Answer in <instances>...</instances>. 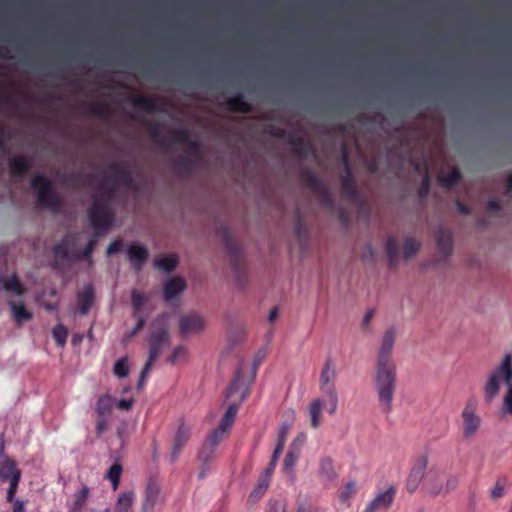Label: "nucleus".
Wrapping results in <instances>:
<instances>
[{
    "instance_id": "obj_55",
    "label": "nucleus",
    "mask_w": 512,
    "mask_h": 512,
    "mask_svg": "<svg viewBox=\"0 0 512 512\" xmlns=\"http://www.w3.org/2000/svg\"><path fill=\"white\" fill-rule=\"evenodd\" d=\"M21 474H15L13 476V479L10 480V485L7 491L6 500L7 502H13L15 501V495L18 489V485L20 482Z\"/></svg>"
},
{
    "instance_id": "obj_21",
    "label": "nucleus",
    "mask_w": 512,
    "mask_h": 512,
    "mask_svg": "<svg viewBox=\"0 0 512 512\" xmlns=\"http://www.w3.org/2000/svg\"><path fill=\"white\" fill-rule=\"evenodd\" d=\"M284 139H286L287 143L293 148L294 153L298 157L304 158L308 155L310 150L309 145L299 133L293 131L287 132Z\"/></svg>"
},
{
    "instance_id": "obj_14",
    "label": "nucleus",
    "mask_w": 512,
    "mask_h": 512,
    "mask_svg": "<svg viewBox=\"0 0 512 512\" xmlns=\"http://www.w3.org/2000/svg\"><path fill=\"white\" fill-rule=\"evenodd\" d=\"M395 343V330L390 328L385 331L382 343L376 357V364H395L392 358V350Z\"/></svg>"
},
{
    "instance_id": "obj_6",
    "label": "nucleus",
    "mask_w": 512,
    "mask_h": 512,
    "mask_svg": "<svg viewBox=\"0 0 512 512\" xmlns=\"http://www.w3.org/2000/svg\"><path fill=\"white\" fill-rule=\"evenodd\" d=\"M169 342V334L165 329H162L158 332H154L150 335L149 338V357L146 361L138 382V389H141L146 381V376L152 369V366L154 365L157 358L162 353L165 345H167Z\"/></svg>"
},
{
    "instance_id": "obj_23",
    "label": "nucleus",
    "mask_w": 512,
    "mask_h": 512,
    "mask_svg": "<svg viewBox=\"0 0 512 512\" xmlns=\"http://www.w3.org/2000/svg\"><path fill=\"white\" fill-rule=\"evenodd\" d=\"M95 293L92 285H88L77 294V305L81 315L88 314L94 303Z\"/></svg>"
},
{
    "instance_id": "obj_19",
    "label": "nucleus",
    "mask_w": 512,
    "mask_h": 512,
    "mask_svg": "<svg viewBox=\"0 0 512 512\" xmlns=\"http://www.w3.org/2000/svg\"><path fill=\"white\" fill-rule=\"evenodd\" d=\"M148 257V249L143 245L133 244L128 249L129 261L136 271H140L143 268Z\"/></svg>"
},
{
    "instance_id": "obj_60",
    "label": "nucleus",
    "mask_w": 512,
    "mask_h": 512,
    "mask_svg": "<svg viewBox=\"0 0 512 512\" xmlns=\"http://www.w3.org/2000/svg\"><path fill=\"white\" fill-rule=\"evenodd\" d=\"M431 180L428 175H425L419 187L418 194L421 198L426 197L430 192Z\"/></svg>"
},
{
    "instance_id": "obj_58",
    "label": "nucleus",
    "mask_w": 512,
    "mask_h": 512,
    "mask_svg": "<svg viewBox=\"0 0 512 512\" xmlns=\"http://www.w3.org/2000/svg\"><path fill=\"white\" fill-rule=\"evenodd\" d=\"M187 146H188L189 152L192 155H194L196 157H200L202 155V153H203L202 146H201V143L197 139H192V137H191L187 143Z\"/></svg>"
},
{
    "instance_id": "obj_36",
    "label": "nucleus",
    "mask_w": 512,
    "mask_h": 512,
    "mask_svg": "<svg viewBox=\"0 0 512 512\" xmlns=\"http://www.w3.org/2000/svg\"><path fill=\"white\" fill-rule=\"evenodd\" d=\"M131 100L134 106L142 111L155 112L158 110L157 102L155 99L140 95H133Z\"/></svg>"
},
{
    "instance_id": "obj_52",
    "label": "nucleus",
    "mask_w": 512,
    "mask_h": 512,
    "mask_svg": "<svg viewBox=\"0 0 512 512\" xmlns=\"http://www.w3.org/2000/svg\"><path fill=\"white\" fill-rule=\"evenodd\" d=\"M241 389V369L238 368L235 374V378L232 381V383L229 385L227 392H226V398L230 399L232 398L239 390Z\"/></svg>"
},
{
    "instance_id": "obj_42",
    "label": "nucleus",
    "mask_w": 512,
    "mask_h": 512,
    "mask_svg": "<svg viewBox=\"0 0 512 512\" xmlns=\"http://www.w3.org/2000/svg\"><path fill=\"white\" fill-rule=\"evenodd\" d=\"M178 264V258L176 255H167L159 259H156L154 265L156 268L166 272L173 271Z\"/></svg>"
},
{
    "instance_id": "obj_25",
    "label": "nucleus",
    "mask_w": 512,
    "mask_h": 512,
    "mask_svg": "<svg viewBox=\"0 0 512 512\" xmlns=\"http://www.w3.org/2000/svg\"><path fill=\"white\" fill-rule=\"evenodd\" d=\"M319 476L324 483H332L337 478L334 462L330 457H323L319 462Z\"/></svg>"
},
{
    "instance_id": "obj_20",
    "label": "nucleus",
    "mask_w": 512,
    "mask_h": 512,
    "mask_svg": "<svg viewBox=\"0 0 512 512\" xmlns=\"http://www.w3.org/2000/svg\"><path fill=\"white\" fill-rule=\"evenodd\" d=\"M109 169L111 171V179L115 183H120L127 187L133 186V174L129 168H123L120 163L114 162L109 165Z\"/></svg>"
},
{
    "instance_id": "obj_26",
    "label": "nucleus",
    "mask_w": 512,
    "mask_h": 512,
    "mask_svg": "<svg viewBox=\"0 0 512 512\" xmlns=\"http://www.w3.org/2000/svg\"><path fill=\"white\" fill-rule=\"evenodd\" d=\"M186 288L184 279L176 277L170 279L164 286V299L170 301L180 295Z\"/></svg>"
},
{
    "instance_id": "obj_3",
    "label": "nucleus",
    "mask_w": 512,
    "mask_h": 512,
    "mask_svg": "<svg viewBox=\"0 0 512 512\" xmlns=\"http://www.w3.org/2000/svg\"><path fill=\"white\" fill-rule=\"evenodd\" d=\"M113 189H105V192L94 198L92 206L88 210L89 225L95 231V237L106 234L112 227L115 213L110 207Z\"/></svg>"
},
{
    "instance_id": "obj_35",
    "label": "nucleus",
    "mask_w": 512,
    "mask_h": 512,
    "mask_svg": "<svg viewBox=\"0 0 512 512\" xmlns=\"http://www.w3.org/2000/svg\"><path fill=\"white\" fill-rule=\"evenodd\" d=\"M1 284L2 286H0V290L3 289L9 293H14L17 296L23 295L26 291L16 275H12L8 278L3 277Z\"/></svg>"
},
{
    "instance_id": "obj_57",
    "label": "nucleus",
    "mask_w": 512,
    "mask_h": 512,
    "mask_svg": "<svg viewBox=\"0 0 512 512\" xmlns=\"http://www.w3.org/2000/svg\"><path fill=\"white\" fill-rule=\"evenodd\" d=\"M173 165L180 170H189L192 166V161L188 156H180L173 161Z\"/></svg>"
},
{
    "instance_id": "obj_61",
    "label": "nucleus",
    "mask_w": 512,
    "mask_h": 512,
    "mask_svg": "<svg viewBox=\"0 0 512 512\" xmlns=\"http://www.w3.org/2000/svg\"><path fill=\"white\" fill-rule=\"evenodd\" d=\"M186 355V348L183 346L176 347L172 354L169 357V361L172 364H175L180 358L184 357Z\"/></svg>"
},
{
    "instance_id": "obj_34",
    "label": "nucleus",
    "mask_w": 512,
    "mask_h": 512,
    "mask_svg": "<svg viewBox=\"0 0 512 512\" xmlns=\"http://www.w3.org/2000/svg\"><path fill=\"white\" fill-rule=\"evenodd\" d=\"M89 488L84 485L74 495L68 512H82L89 497Z\"/></svg>"
},
{
    "instance_id": "obj_40",
    "label": "nucleus",
    "mask_w": 512,
    "mask_h": 512,
    "mask_svg": "<svg viewBox=\"0 0 512 512\" xmlns=\"http://www.w3.org/2000/svg\"><path fill=\"white\" fill-rule=\"evenodd\" d=\"M15 474H21L13 460L7 459L0 463V481L13 479Z\"/></svg>"
},
{
    "instance_id": "obj_31",
    "label": "nucleus",
    "mask_w": 512,
    "mask_h": 512,
    "mask_svg": "<svg viewBox=\"0 0 512 512\" xmlns=\"http://www.w3.org/2000/svg\"><path fill=\"white\" fill-rule=\"evenodd\" d=\"M135 500L134 491H124L118 495L114 505V512H130Z\"/></svg>"
},
{
    "instance_id": "obj_30",
    "label": "nucleus",
    "mask_w": 512,
    "mask_h": 512,
    "mask_svg": "<svg viewBox=\"0 0 512 512\" xmlns=\"http://www.w3.org/2000/svg\"><path fill=\"white\" fill-rule=\"evenodd\" d=\"M238 411V405L237 404H231L227 408L223 418L220 421L219 426L214 429L215 431H220L223 436L226 437V435L229 432L230 427L232 426L235 416Z\"/></svg>"
},
{
    "instance_id": "obj_29",
    "label": "nucleus",
    "mask_w": 512,
    "mask_h": 512,
    "mask_svg": "<svg viewBox=\"0 0 512 512\" xmlns=\"http://www.w3.org/2000/svg\"><path fill=\"white\" fill-rule=\"evenodd\" d=\"M8 305L12 311L13 319L17 324H22L32 319V313L26 309L22 302L17 303L14 300H10L8 301Z\"/></svg>"
},
{
    "instance_id": "obj_63",
    "label": "nucleus",
    "mask_w": 512,
    "mask_h": 512,
    "mask_svg": "<svg viewBox=\"0 0 512 512\" xmlns=\"http://www.w3.org/2000/svg\"><path fill=\"white\" fill-rule=\"evenodd\" d=\"M328 397V403H329V413L334 414L337 410L338 405V396L337 392L333 394H324Z\"/></svg>"
},
{
    "instance_id": "obj_56",
    "label": "nucleus",
    "mask_w": 512,
    "mask_h": 512,
    "mask_svg": "<svg viewBox=\"0 0 512 512\" xmlns=\"http://www.w3.org/2000/svg\"><path fill=\"white\" fill-rule=\"evenodd\" d=\"M89 112L97 117L104 118L108 115V107L102 103L94 102L89 105Z\"/></svg>"
},
{
    "instance_id": "obj_32",
    "label": "nucleus",
    "mask_w": 512,
    "mask_h": 512,
    "mask_svg": "<svg viewBox=\"0 0 512 512\" xmlns=\"http://www.w3.org/2000/svg\"><path fill=\"white\" fill-rule=\"evenodd\" d=\"M226 106L232 112L249 113L252 111V106L245 101L243 94L229 98L226 101Z\"/></svg>"
},
{
    "instance_id": "obj_41",
    "label": "nucleus",
    "mask_w": 512,
    "mask_h": 512,
    "mask_svg": "<svg viewBox=\"0 0 512 512\" xmlns=\"http://www.w3.org/2000/svg\"><path fill=\"white\" fill-rule=\"evenodd\" d=\"M71 239L70 236H66L63 240H61L58 244L55 245L53 249V253L55 257L61 259V260H67L69 258H72V254L75 252V250L70 254L69 251V245H70Z\"/></svg>"
},
{
    "instance_id": "obj_46",
    "label": "nucleus",
    "mask_w": 512,
    "mask_h": 512,
    "mask_svg": "<svg viewBox=\"0 0 512 512\" xmlns=\"http://www.w3.org/2000/svg\"><path fill=\"white\" fill-rule=\"evenodd\" d=\"M96 244L97 240L95 238L89 239L86 247L83 250H75V252L72 254L73 259L82 260L90 258Z\"/></svg>"
},
{
    "instance_id": "obj_45",
    "label": "nucleus",
    "mask_w": 512,
    "mask_h": 512,
    "mask_svg": "<svg viewBox=\"0 0 512 512\" xmlns=\"http://www.w3.org/2000/svg\"><path fill=\"white\" fill-rule=\"evenodd\" d=\"M146 301H147V297L143 293L138 292L136 290H134L132 292L131 302H132V307L134 310L133 316L142 315L141 309L144 306V304L146 303Z\"/></svg>"
},
{
    "instance_id": "obj_13",
    "label": "nucleus",
    "mask_w": 512,
    "mask_h": 512,
    "mask_svg": "<svg viewBox=\"0 0 512 512\" xmlns=\"http://www.w3.org/2000/svg\"><path fill=\"white\" fill-rule=\"evenodd\" d=\"M428 464V458L424 455L418 457L413 464L406 481V488L410 493H413L424 478Z\"/></svg>"
},
{
    "instance_id": "obj_39",
    "label": "nucleus",
    "mask_w": 512,
    "mask_h": 512,
    "mask_svg": "<svg viewBox=\"0 0 512 512\" xmlns=\"http://www.w3.org/2000/svg\"><path fill=\"white\" fill-rule=\"evenodd\" d=\"M322 400L314 399L309 406L310 424L313 428H318L322 422Z\"/></svg>"
},
{
    "instance_id": "obj_53",
    "label": "nucleus",
    "mask_w": 512,
    "mask_h": 512,
    "mask_svg": "<svg viewBox=\"0 0 512 512\" xmlns=\"http://www.w3.org/2000/svg\"><path fill=\"white\" fill-rule=\"evenodd\" d=\"M291 420H293V418ZM291 426H292V421H290V422L285 421L280 425L279 432H278V442H277V444L279 445V449L284 448V445H285V442L287 439V435H288V432H289Z\"/></svg>"
},
{
    "instance_id": "obj_50",
    "label": "nucleus",
    "mask_w": 512,
    "mask_h": 512,
    "mask_svg": "<svg viewBox=\"0 0 512 512\" xmlns=\"http://www.w3.org/2000/svg\"><path fill=\"white\" fill-rule=\"evenodd\" d=\"M191 137H192L191 133L186 129L178 128V129H174L171 132V141L173 143L187 145V143Z\"/></svg>"
},
{
    "instance_id": "obj_2",
    "label": "nucleus",
    "mask_w": 512,
    "mask_h": 512,
    "mask_svg": "<svg viewBox=\"0 0 512 512\" xmlns=\"http://www.w3.org/2000/svg\"><path fill=\"white\" fill-rule=\"evenodd\" d=\"M396 364H376L374 372V388L383 413L389 414L396 391Z\"/></svg>"
},
{
    "instance_id": "obj_1",
    "label": "nucleus",
    "mask_w": 512,
    "mask_h": 512,
    "mask_svg": "<svg viewBox=\"0 0 512 512\" xmlns=\"http://www.w3.org/2000/svg\"><path fill=\"white\" fill-rule=\"evenodd\" d=\"M506 386L504 394L501 415L512 416V354H506L492 372L489 374L487 381L483 386L484 398L487 402L494 400L501 388V384Z\"/></svg>"
},
{
    "instance_id": "obj_44",
    "label": "nucleus",
    "mask_w": 512,
    "mask_h": 512,
    "mask_svg": "<svg viewBox=\"0 0 512 512\" xmlns=\"http://www.w3.org/2000/svg\"><path fill=\"white\" fill-rule=\"evenodd\" d=\"M357 492V484L355 481L348 482L339 492V500L342 503L349 502Z\"/></svg>"
},
{
    "instance_id": "obj_38",
    "label": "nucleus",
    "mask_w": 512,
    "mask_h": 512,
    "mask_svg": "<svg viewBox=\"0 0 512 512\" xmlns=\"http://www.w3.org/2000/svg\"><path fill=\"white\" fill-rule=\"evenodd\" d=\"M123 467L120 462H114L105 474V479L111 482L112 489L116 491L120 484Z\"/></svg>"
},
{
    "instance_id": "obj_4",
    "label": "nucleus",
    "mask_w": 512,
    "mask_h": 512,
    "mask_svg": "<svg viewBox=\"0 0 512 512\" xmlns=\"http://www.w3.org/2000/svg\"><path fill=\"white\" fill-rule=\"evenodd\" d=\"M31 188L36 193L37 204L40 208L59 213L64 206L62 198L54 191L52 181L43 174H37L31 179Z\"/></svg>"
},
{
    "instance_id": "obj_37",
    "label": "nucleus",
    "mask_w": 512,
    "mask_h": 512,
    "mask_svg": "<svg viewBox=\"0 0 512 512\" xmlns=\"http://www.w3.org/2000/svg\"><path fill=\"white\" fill-rule=\"evenodd\" d=\"M462 179V174L459 169L452 168L446 174H441L438 177L439 183L442 187L450 189L458 184Z\"/></svg>"
},
{
    "instance_id": "obj_16",
    "label": "nucleus",
    "mask_w": 512,
    "mask_h": 512,
    "mask_svg": "<svg viewBox=\"0 0 512 512\" xmlns=\"http://www.w3.org/2000/svg\"><path fill=\"white\" fill-rule=\"evenodd\" d=\"M192 426L185 422H181L178 426L176 434L174 436L172 451H171V462H175L184 446L190 439Z\"/></svg>"
},
{
    "instance_id": "obj_43",
    "label": "nucleus",
    "mask_w": 512,
    "mask_h": 512,
    "mask_svg": "<svg viewBox=\"0 0 512 512\" xmlns=\"http://www.w3.org/2000/svg\"><path fill=\"white\" fill-rule=\"evenodd\" d=\"M386 252L391 265H393L398 258L399 245L397 238L390 236L386 240Z\"/></svg>"
},
{
    "instance_id": "obj_49",
    "label": "nucleus",
    "mask_w": 512,
    "mask_h": 512,
    "mask_svg": "<svg viewBox=\"0 0 512 512\" xmlns=\"http://www.w3.org/2000/svg\"><path fill=\"white\" fill-rule=\"evenodd\" d=\"M113 372L119 378L127 377L129 374L128 357L118 359L114 364Z\"/></svg>"
},
{
    "instance_id": "obj_11",
    "label": "nucleus",
    "mask_w": 512,
    "mask_h": 512,
    "mask_svg": "<svg viewBox=\"0 0 512 512\" xmlns=\"http://www.w3.org/2000/svg\"><path fill=\"white\" fill-rule=\"evenodd\" d=\"M337 371L336 365L331 357H328L325 360L324 366L322 368L320 378H319V386L320 390L323 394H333L336 393V382Z\"/></svg>"
},
{
    "instance_id": "obj_59",
    "label": "nucleus",
    "mask_w": 512,
    "mask_h": 512,
    "mask_svg": "<svg viewBox=\"0 0 512 512\" xmlns=\"http://www.w3.org/2000/svg\"><path fill=\"white\" fill-rule=\"evenodd\" d=\"M266 132L270 136H272L274 138H278V139H284L286 137V133H287V131L285 129L277 127L272 124L267 126Z\"/></svg>"
},
{
    "instance_id": "obj_22",
    "label": "nucleus",
    "mask_w": 512,
    "mask_h": 512,
    "mask_svg": "<svg viewBox=\"0 0 512 512\" xmlns=\"http://www.w3.org/2000/svg\"><path fill=\"white\" fill-rule=\"evenodd\" d=\"M93 180V174L84 175L82 172H69L61 177V183L71 188H80L84 185V182L91 183Z\"/></svg>"
},
{
    "instance_id": "obj_28",
    "label": "nucleus",
    "mask_w": 512,
    "mask_h": 512,
    "mask_svg": "<svg viewBox=\"0 0 512 512\" xmlns=\"http://www.w3.org/2000/svg\"><path fill=\"white\" fill-rule=\"evenodd\" d=\"M270 469H266L259 477L256 487L253 489V491L249 495V501L250 502H256L258 501L266 492V490L269 487V481H270Z\"/></svg>"
},
{
    "instance_id": "obj_24",
    "label": "nucleus",
    "mask_w": 512,
    "mask_h": 512,
    "mask_svg": "<svg viewBox=\"0 0 512 512\" xmlns=\"http://www.w3.org/2000/svg\"><path fill=\"white\" fill-rule=\"evenodd\" d=\"M436 245L439 252L448 257L453 251L452 234L443 228H440L436 233Z\"/></svg>"
},
{
    "instance_id": "obj_51",
    "label": "nucleus",
    "mask_w": 512,
    "mask_h": 512,
    "mask_svg": "<svg viewBox=\"0 0 512 512\" xmlns=\"http://www.w3.org/2000/svg\"><path fill=\"white\" fill-rule=\"evenodd\" d=\"M149 132L152 139L161 146L167 145V138L162 135L160 125L159 124H151L149 127Z\"/></svg>"
},
{
    "instance_id": "obj_17",
    "label": "nucleus",
    "mask_w": 512,
    "mask_h": 512,
    "mask_svg": "<svg viewBox=\"0 0 512 512\" xmlns=\"http://www.w3.org/2000/svg\"><path fill=\"white\" fill-rule=\"evenodd\" d=\"M160 492L161 487L157 482H148L144 493L142 512H154V509L159 501Z\"/></svg>"
},
{
    "instance_id": "obj_48",
    "label": "nucleus",
    "mask_w": 512,
    "mask_h": 512,
    "mask_svg": "<svg viewBox=\"0 0 512 512\" xmlns=\"http://www.w3.org/2000/svg\"><path fill=\"white\" fill-rule=\"evenodd\" d=\"M53 338L59 347H64L66 344L68 330L63 324H58L52 329Z\"/></svg>"
},
{
    "instance_id": "obj_64",
    "label": "nucleus",
    "mask_w": 512,
    "mask_h": 512,
    "mask_svg": "<svg viewBox=\"0 0 512 512\" xmlns=\"http://www.w3.org/2000/svg\"><path fill=\"white\" fill-rule=\"evenodd\" d=\"M487 209L491 213L498 214L502 210L501 202L497 199H490L487 202Z\"/></svg>"
},
{
    "instance_id": "obj_18",
    "label": "nucleus",
    "mask_w": 512,
    "mask_h": 512,
    "mask_svg": "<svg viewBox=\"0 0 512 512\" xmlns=\"http://www.w3.org/2000/svg\"><path fill=\"white\" fill-rule=\"evenodd\" d=\"M204 328V321L203 318L196 314V313H190L187 315H184L180 319L179 323V330L181 334L188 335L194 332H199Z\"/></svg>"
},
{
    "instance_id": "obj_12",
    "label": "nucleus",
    "mask_w": 512,
    "mask_h": 512,
    "mask_svg": "<svg viewBox=\"0 0 512 512\" xmlns=\"http://www.w3.org/2000/svg\"><path fill=\"white\" fill-rule=\"evenodd\" d=\"M224 438L225 436H223L220 431L213 430L206 438L199 451V460L204 464H208L212 461L218 445L224 440Z\"/></svg>"
},
{
    "instance_id": "obj_62",
    "label": "nucleus",
    "mask_w": 512,
    "mask_h": 512,
    "mask_svg": "<svg viewBox=\"0 0 512 512\" xmlns=\"http://www.w3.org/2000/svg\"><path fill=\"white\" fill-rule=\"evenodd\" d=\"M133 317L137 319V324L130 332V334H129L130 337L135 336L140 330H142L146 323V317H144L143 315H138V316H133Z\"/></svg>"
},
{
    "instance_id": "obj_33",
    "label": "nucleus",
    "mask_w": 512,
    "mask_h": 512,
    "mask_svg": "<svg viewBox=\"0 0 512 512\" xmlns=\"http://www.w3.org/2000/svg\"><path fill=\"white\" fill-rule=\"evenodd\" d=\"M341 191L344 197L350 200H356L359 196V191L355 183L354 177L341 176L340 177Z\"/></svg>"
},
{
    "instance_id": "obj_5",
    "label": "nucleus",
    "mask_w": 512,
    "mask_h": 512,
    "mask_svg": "<svg viewBox=\"0 0 512 512\" xmlns=\"http://www.w3.org/2000/svg\"><path fill=\"white\" fill-rule=\"evenodd\" d=\"M460 482V475L448 473L441 476L437 471L430 470L426 478V489L433 496L447 495L454 491Z\"/></svg>"
},
{
    "instance_id": "obj_8",
    "label": "nucleus",
    "mask_w": 512,
    "mask_h": 512,
    "mask_svg": "<svg viewBox=\"0 0 512 512\" xmlns=\"http://www.w3.org/2000/svg\"><path fill=\"white\" fill-rule=\"evenodd\" d=\"M478 402L470 397L461 412L462 432L465 439L473 438L481 428L482 418L477 414Z\"/></svg>"
},
{
    "instance_id": "obj_10",
    "label": "nucleus",
    "mask_w": 512,
    "mask_h": 512,
    "mask_svg": "<svg viewBox=\"0 0 512 512\" xmlns=\"http://www.w3.org/2000/svg\"><path fill=\"white\" fill-rule=\"evenodd\" d=\"M219 235L229 255V261L236 273H240L242 268V254L239 244L233 238L229 228L222 227L219 230Z\"/></svg>"
},
{
    "instance_id": "obj_7",
    "label": "nucleus",
    "mask_w": 512,
    "mask_h": 512,
    "mask_svg": "<svg viewBox=\"0 0 512 512\" xmlns=\"http://www.w3.org/2000/svg\"><path fill=\"white\" fill-rule=\"evenodd\" d=\"M300 177L303 184L316 194L322 206L327 209L334 207L335 201L332 193L315 172L310 169H303Z\"/></svg>"
},
{
    "instance_id": "obj_47",
    "label": "nucleus",
    "mask_w": 512,
    "mask_h": 512,
    "mask_svg": "<svg viewBox=\"0 0 512 512\" xmlns=\"http://www.w3.org/2000/svg\"><path fill=\"white\" fill-rule=\"evenodd\" d=\"M420 249V243L412 237H408L404 241L403 252L406 259L414 256Z\"/></svg>"
},
{
    "instance_id": "obj_27",
    "label": "nucleus",
    "mask_w": 512,
    "mask_h": 512,
    "mask_svg": "<svg viewBox=\"0 0 512 512\" xmlns=\"http://www.w3.org/2000/svg\"><path fill=\"white\" fill-rule=\"evenodd\" d=\"M10 171L13 177L24 176L31 167V162L26 156H15L9 161Z\"/></svg>"
},
{
    "instance_id": "obj_9",
    "label": "nucleus",
    "mask_w": 512,
    "mask_h": 512,
    "mask_svg": "<svg viewBox=\"0 0 512 512\" xmlns=\"http://www.w3.org/2000/svg\"><path fill=\"white\" fill-rule=\"evenodd\" d=\"M115 404L116 399L108 393L100 395L97 399L95 405V430L98 436H101L107 430Z\"/></svg>"
},
{
    "instance_id": "obj_15",
    "label": "nucleus",
    "mask_w": 512,
    "mask_h": 512,
    "mask_svg": "<svg viewBox=\"0 0 512 512\" xmlns=\"http://www.w3.org/2000/svg\"><path fill=\"white\" fill-rule=\"evenodd\" d=\"M396 489L389 487L384 492L379 493L365 508L364 512H380L388 510L395 499Z\"/></svg>"
},
{
    "instance_id": "obj_54",
    "label": "nucleus",
    "mask_w": 512,
    "mask_h": 512,
    "mask_svg": "<svg viewBox=\"0 0 512 512\" xmlns=\"http://www.w3.org/2000/svg\"><path fill=\"white\" fill-rule=\"evenodd\" d=\"M296 512H319V507L310 499L297 502Z\"/></svg>"
}]
</instances>
